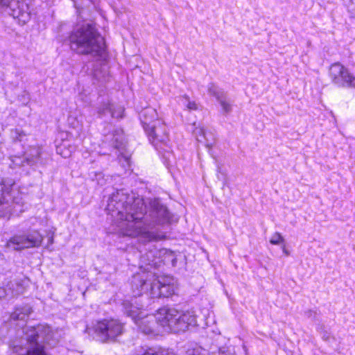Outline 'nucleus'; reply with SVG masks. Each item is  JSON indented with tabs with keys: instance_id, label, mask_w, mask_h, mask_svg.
Listing matches in <instances>:
<instances>
[{
	"instance_id": "ddd939ff",
	"label": "nucleus",
	"mask_w": 355,
	"mask_h": 355,
	"mask_svg": "<svg viewBox=\"0 0 355 355\" xmlns=\"http://www.w3.org/2000/svg\"><path fill=\"white\" fill-rule=\"evenodd\" d=\"M208 92L210 95L214 96L220 103L224 113L228 114L232 111V104L227 99V95L223 89L218 88L214 84H210L208 87Z\"/></svg>"
},
{
	"instance_id": "5701e85b",
	"label": "nucleus",
	"mask_w": 355,
	"mask_h": 355,
	"mask_svg": "<svg viewBox=\"0 0 355 355\" xmlns=\"http://www.w3.org/2000/svg\"><path fill=\"white\" fill-rule=\"evenodd\" d=\"M270 243L272 245H279L284 243V239L280 233L275 232L272 235Z\"/></svg>"
},
{
	"instance_id": "9b49d317",
	"label": "nucleus",
	"mask_w": 355,
	"mask_h": 355,
	"mask_svg": "<svg viewBox=\"0 0 355 355\" xmlns=\"http://www.w3.org/2000/svg\"><path fill=\"white\" fill-rule=\"evenodd\" d=\"M153 277V273L142 272L137 273L132 276L130 285L131 290L134 296H140L143 293H146L148 291V282Z\"/></svg>"
},
{
	"instance_id": "393cba45",
	"label": "nucleus",
	"mask_w": 355,
	"mask_h": 355,
	"mask_svg": "<svg viewBox=\"0 0 355 355\" xmlns=\"http://www.w3.org/2000/svg\"><path fill=\"white\" fill-rule=\"evenodd\" d=\"M187 107L190 110H196L198 109V106L194 101H189L187 104Z\"/></svg>"
},
{
	"instance_id": "412c9836",
	"label": "nucleus",
	"mask_w": 355,
	"mask_h": 355,
	"mask_svg": "<svg viewBox=\"0 0 355 355\" xmlns=\"http://www.w3.org/2000/svg\"><path fill=\"white\" fill-rule=\"evenodd\" d=\"M186 355H220L219 354L212 353L209 354L205 349L201 348L189 349L186 352Z\"/></svg>"
},
{
	"instance_id": "9d476101",
	"label": "nucleus",
	"mask_w": 355,
	"mask_h": 355,
	"mask_svg": "<svg viewBox=\"0 0 355 355\" xmlns=\"http://www.w3.org/2000/svg\"><path fill=\"white\" fill-rule=\"evenodd\" d=\"M41 154L42 148L40 146H31L24 153L23 158L19 156L11 157L12 164L10 166V167L21 166L25 164L34 166L42 163Z\"/></svg>"
},
{
	"instance_id": "6e6552de",
	"label": "nucleus",
	"mask_w": 355,
	"mask_h": 355,
	"mask_svg": "<svg viewBox=\"0 0 355 355\" xmlns=\"http://www.w3.org/2000/svg\"><path fill=\"white\" fill-rule=\"evenodd\" d=\"M43 241V236L37 232L27 235L15 236L6 243L7 248L21 250L25 248L38 247Z\"/></svg>"
},
{
	"instance_id": "aec40b11",
	"label": "nucleus",
	"mask_w": 355,
	"mask_h": 355,
	"mask_svg": "<svg viewBox=\"0 0 355 355\" xmlns=\"http://www.w3.org/2000/svg\"><path fill=\"white\" fill-rule=\"evenodd\" d=\"M123 306L124 309L125 313L130 317H132L134 320L137 318L135 315L137 313V308L129 302L128 301H125L123 303Z\"/></svg>"
},
{
	"instance_id": "c756f323",
	"label": "nucleus",
	"mask_w": 355,
	"mask_h": 355,
	"mask_svg": "<svg viewBox=\"0 0 355 355\" xmlns=\"http://www.w3.org/2000/svg\"><path fill=\"white\" fill-rule=\"evenodd\" d=\"M201 133H205V130H201Z\"/></svg>"
},
{
	"instance_id": "cd10ccee",
	"label": "nucleus",
	"mask_w": 355,
	"mask_h": 355,
	"mask_svg": "<svg viewBox=\"0 0 355 355\" xmlns=\"http://www.w3.org/2000/svg\"><path fill=\"white\" fill-rule=\"evenodd\" d=\"M50 241V243H52L53 242V237H51V238L50 239V241Z\"/></svg>"
},
{
	"instance_id": "4be33fe9",
	"label": "nucleus",
	"mask_w": 355,
	"mask_h": 355,
	"mask_svg": "<svg viewBox=\"0 0 355 355\" xmlns=\"http://www.w3.org/2000/svg\"><path fill=\"white\" fill-rule=\"evenodd\" d=\"M143 355H175L173 352L168 350L162 349L159 351H155L153 349H149L144 353Z\"/></svg>"
},
{
	"instance_id": "1a4fd4ad",
	"label": "nucleus",
	"mask_w": 355,
	"mask_h": 355,
	"mask_svg": "<svg viewBox=\"0 0 355 355\" xmlns=\"http://www.w3.org/2000/svg\"><path fill=\"white\" fill-rule=\"evenodd\" d=\"M157 112L153 108H146L141 111L139 117L144 131L148 133L165 131L163 128L164 127V123L157 119Z\"/></svg>"
},
{
	"instance_id": "0eeeda50",
	"label": "nucleus",
	"mask_w": 355,
	"mask_h": 355,
	"mask_svg": "<svg viewBox=\"0 0 355 355\" xmlns=\"http://www.w3.org/2000/svg\"><path fill=\"white\" fill-rule=\"evenodd\" d=\"M329 73L332 83L341 87L355 88V76L339 62L331 65Z\"/></svg>"
},
{
	"instance_id": "bb28decb",
	"label": "nucleus",
	"mask_w": 355,
	"mask_h": 355,
	"mask_svg": "<svg viewBox=\"0 0 355 355\" xmlns=\"http://www.w3.org/2000/svg\"><path fill=\"white\" fill-rule=\"evenodd\" d=\"M282 248V251H283V252H284L286 256H288V255L290 254L289 251L286 248V246H285V245H283Z\"/></svg>"
},
{
	"instance_id": "20e7f679",
	"label": "nucleus",
	"mask_w": 355,
	"mask_h": 355,
	"mask_svg": "<svg viewBox=\"0 0 355 355\" xmlns=\"http://www.w3.org/2000/svg\"><path fill=\"white\" fill-rule=\"evenodd\" d=\"M157 319L160 327L175 333L184 332L197 324L193 311L179 310L174 307L164 306L159 309Z\"/></svg>"
},
{
	"instance_id": "f03ea898",
	"label": "nucleus",
	"mask_w": 355,
	"mask_h": 355,
	"mask_svg": "<svg viewBox=\"0 0 355 355\" xmlns=\"http://www.w3.org/2000/svg\"><path fill=\"white\" fill-rule=\"evenodd\" d=\"M71 49L78 54L98 56L105 50L104 38L92 24L76 28L69 37Z\"/></svg>"
},
{
	"instance_id": "39448f33",
	"label": "nucleus",
	"mask_w": 355,
	"mask_h": 355,
	"mask_svg": "<svg viewBox=\"0 0 355 355\" xmlns=\"http://www.w3.org/2000/svg\"><path fill=\"white\" fill-rule=\"evenodd\" d=\"M95 333L103 343L115 341L124 332V325L118 320H103L94 326Z\"/></svg>"
},
{
	"instance_id": "2eb2a0df",
	"label": "nucleus",
	"mask_w": 355,
	"mask_h": 355,
	"mask_svg": "<svg viewBox=\"0 0 355 355\" xmlns=\"http://www.w3.org/2000/svg\"><path fill=\"white\" fill-rule=\"evenodd\" d=\"M148 291L146 293L152 298H159L162 282L153 274V277L148 282Z\"/></svg>"
},
{
	"instance_id": "7ed1b4c3",
	"label": "nucleus",
	"mask_w": 355,
	"mask_h": 355,
	"mask_svg": "<svg viewBox=\"0 0 355 355\" xmlns=\"http://www.w3.org/2000/svg\"><path fill=\"white\" fill-rule=\"evenodd\" d=\"M23 336L13 346L19 355H48L44 343H48L51 337V327L46 324L27 326L23 329Z\"/></svg>"
},
{
	"instance_id": "c85d7f7f",
	"label": "nucleus",
	"mask_w": 355,
	"mask_h": 355,
	"mask_svg": "<svg viewBox=\"0 0 355 355\" xmlns=\"http://www.w3.org/2000/svg\"><path fill=\"white\" fill-rule=\"evenodd\" d=\"M183 98H185L186 101H188V97L187 96H184Z\"/></svg>"
},
{
	"instance_id": "dca6fc26",
	"label": "nucleus",
	"mask_w": 355,
	"mask_h": 355,
	"mask_svg": "<svg viewBox=\"0 0 355 355\" xmlns=\"http://www.w3.org/2000/svg\"><path fill=\"white\" fill-rule=\"evenodd\" d=\"M33 310L29 305H24L15 309V311L10 315V318L13 320H26Z\"/></svg>"
},
{
	"instance_id": "6ab92c4d",
	"label": "nucleus",
	"mask_w": 355,
	"mask_h": 355,
	"mask_svg": "<svg viewBox=\"0 0 355 355\" xmlns=\"http://www.w3.org/2000/svg\"><path fill=\"white\" fill-rule=\"evenodd\" d=\"M105 112H108L111 114L113 118H121L123 116L122 113L123 112V110L121 107L119 108V111L116 113V111H113L111 106L110 105H105L103 106V108L101 110H99V114H102L103 113H105Z\"/></svg>"
},
{
	"instance_id": "f3484780",
	"label": "nucleus",
	"mask_w": 355,
	"mask_h": 355,
	"mask_svg": "<svg viewBox=\"0 0 355 355\" xmlns=\"http://www.w3.org/2000/svg\"><path fill=\"white\" fill-rule=\"evenodd\" d=\"M196 140L208 148H211L216 141L214 135H198Z\"/></svg>"
},
{
	"instance_id": "423d86ee",
	"label": "nucleus",
	"mask_w": 355,
	"mask_h": 355,
	"mask_svg": "<svg viewBox=\"0 0 355 355\" xmlns=\"http://www.w3.org/2000/svg\"><path fill=\"white\" fill-rule=\"evenodd\" d=\"M1 13L26 23L30 19L31 10L28 4L23 0H1Z\"/></svg>"
},
{
	"instance_id": "4468645a",
	"label": "nucleus",
	"mask_w": 355,
	"mask_h": 355,
	"mask_svg": "<svg viewBox=\"0 0 355 355\" xmlns=\"http://www.w3.org/2000/svg\"><path fill=\"white\" fill-rule=\"evenodd\" d=\"M158 251L156 248L149 250L146 254L140 257V268L147 266L155 267L157 266V254Z\"/></svg>"
},
{
	"instance_id": "a211bd4d",
	"label": "nucleus",
	"mask_w": 355,
	"mask_h": 355,
	"mask_svg": "<svg viewBox=\"0 0 355 355\" xmlns=\"http://www.w3.org/2000/svg\"><path fill=\"white\" fill-rule=\"evenodd\" d=\"M160 293V297H168L171 296L175 293L173 285H172L170 282L165 283L162 282Z\"/></svg>"
},
{
	"instance_id": "b1692460",
	"label": "nucleus",
	"mask_w": 355,
	"mask_h": 355,
	"mask_svg": "<svg viewBox=\"0 0 355 355\" xmlns=\"http://www.w3.org/2000/svg\"><path fill=\"white\" fill-rule=\"evenodd\" d=\"M166 135H149L148 140L152 144L155 146H158V141L159 137H160L162 139L164 137H166Z\"/></svg>"
},
{
	"instance_id": "a878e982",
	"label": "nucleus",
	"mask_w": 355,
	"mask_h": 355,
	"mask_svg": "<svg viewBox=\"0 0 355 355\" xmlns=\"http://www.w3.org/2000/svg\"><path fill=\"white\" fill-rule=\"evenodd\" d=\"M322 338L325 341H330L331 336L329 333L324 331L322 334Z\"/></svg>"
},
{
	"instance_id": "f8f14e48",
	"label": "nucleus",
	"mask_w": 355,
	"mask_h": 355,
	"mask_svg": "<svg viewBox=\"0 0 355 355\" xmlns=\"http://www.w3.org/2000/svg\"><path fill=\"white\" fill-rule=\"evenodd\" d=\"M135 322L139 331L144 334H156L159 331L158 327L160 325L158 323L157 311L154 315L135 318Z\"/></svg>"
},
{
	"instance_id": "f257e3e1",
	"label": "nucleus",
	"mask_w": 355,
	"mask_h": 355,
	"mask_svg": "<svg viewBox=\"0 0 355 355\" xmlns=\"http://www.w3.org/2000/svg\"><path fill=\"white\" fill-rule=\"evenodd\" d=\"M150 207L149 215H146L143 198L117 190L109 197L105 210L121 234L139 237V242L145 244L162 239V236L148 230L156 224L169 223L171 218L167 208L158 199L151 200Z\"/></svg>"
}]
</instances>
